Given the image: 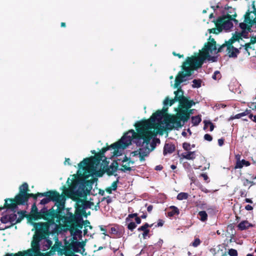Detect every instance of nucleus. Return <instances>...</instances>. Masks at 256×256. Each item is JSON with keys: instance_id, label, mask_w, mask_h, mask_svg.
<instances>
[{"instance_id": "1", "label": "nucleus", "mask_w": 256, "mask_h": 256, "mask_svg": "<svg viewBox=\"0 0 256 256\" xmlns=\"http://www.w3.org/2000/svg\"><path fill=\"white\" fill-rule=\"evenodd\" d=\"M168 110V107L164 106L162 110H158L154 113L148 120L137 122L134 125L136 132L134 130H129L112 146L116 148H126L131 144L132 140L137 146H143L144 144L148 146L154 136L152 131V129H157L160 134H163L164 130H166V128L163 129L160 124L156 123V120L160 121L162 118H164L168 115L167 114Z\"/></svg>"}, {"instance_id": "2", "label": "nucleus", "mask_w": 256, "mask_h": 256, "mask_svg": "<svg viewBox=\"0 0 256 256\" xmlns=\"http://www.w3.org/2000/svg\"><path fill=\"white\" fill-rule=\"evenodd\" d=\"M216 50V42L211 36L208 41L204 44L202 51L198 56L187 57L182 66V70L180 71L176 76L174 87L177 88L181 83L186 80V76H190L194 71L202 67L204 62L207 60L208 61L216 62V58L211 56L210 52Z\"/></svg>"}, {"instance_id": "3", "label": "nucleus", "mask_w": 256, "mask_h": 256, "mask_svg": "<svg viewBox=\"0 0 256 256\" xmlns=\"http://www.w3.org/2000/svg\"><path fill=\"white\" fill-rule=\"evenodd\" d=\"M94 180V178H92L80 182L78 179L73 178L68 188L65 186H62L64 193L68 195L77 196L78 197H86L92 189Z\"/></svg>"}, {"instance_id": "4", "label": "nucleus", "mask_w": 256, "mask_h": 256, "mask_svg": "<svg viewBox=\"0 0 256 256\" xmlns=\"http://www.w3.org/2000/svg\"><path fill=\"white\" fill-rule=\"evenodd\" d=\"M193 114V110H177L176 115H168L164 118L166 130H171L174 128H181L182 126L181 122H186L190 118L191 114Z\"/></svg>"}, {"instance_id": "5", "label": "nucleus", "mask_w": 256, "mask_h": 256, "mask_svg": "<svg viewBox=\"0 0 256 256\" xmlns=\"http://www.w3.org/2000/svg\"><path fill=\"white\" fill-rule=\"evenodd\" d=\"M4 207L12 212H16L18 205H24L28 202V194L19 192L14 198H6Z\"/></svg>"}, {"instance_id": "6", "label": "nucleus", "mask_w": 256, "mask_h": 256, "mask_svg": "<svg viewBox=\"0 0 256 256\" xmlns=\"http://www.w3.org/2000/svg\"><path fill=\"white\" fill-rule=\"evenodd\" d=\"M47 217V219L44 220L47 221L46 222H34L32 224L38 234L42 235L44 236H49L51 234L50 231V226L54 225L56 228L58 226V224H56L54 217H53L52 216Z\"/></svg>"}, {"instance_id": "7", "label": "nucleus", "mask_w": 256, "mask_h": 256, "mask_svg": "<svg viewBox=\"0 0 256 256\" xmlns=\"http://www.w3.org/2000/svg\"><path fill=\"white\" fill-rule=\"evenodd\" d=\"M52 212H48V210L46 207H44L40 211H38L36 204L34 202L32 206L31 212L30 214H26V218L30 222H32V220H38L43 219L46 220L47 216H52Z\"/></svg>"}, {"instance_id": "8", "label": "nucleus", "mask_w": 256, "mask_h": 256, "mask_svg": "<svg viewBox=\"0 0 256 256\" xmlns=\"http://www.w3.org/2000/svg\"><path fill=\"white\" fill-rule=\"evenodd\" d=\"M52 216L54 218H56V222L58 224H60V222H62L64 226L66 227V229H68L70 231L72 228V226H74L76 219L78 217V214H76V212L75 214H73L72 212H68L66 216H60L58 214H56V213H52Z\"/></svg>"}, {"instance_id": "9", "label": "nucleus", "mask_w": 256, "mask_h": 256, "mask_svg": "<svg viewBox=\"0 0 256 256\" xmlns=\"http://www.w3.org/2000/svg\"><path fill=\"white\" fill-rule=\"evenodd\" d=\"M68 197L76 202V214H81L84 217H86L87 214L86 209L90 208L91 206L94 204V202L85 199H82V197H78L77 196L69 195Z\"/></svg>"}, {"instance_id": "10", "label": "nucleus", "mask_w": 256, "mask_h": 256, "mask_svg": "<svg viewBox=\"0 0 256 256\" xmlns=\"http://www.w3.org/2000/svg\"><path fill=\"white\" fill-rule=\"evenodd\" d=\"M233 20L236 24H238V20L233 18L230 16H224L222 17H219L216 24V26H220V28L226 30L230 29L233 27Z\"/></svg>"}, {"instance_id": "11", "label": "nucleus", "mask_w": 256, "mask_h": 256, "mask_svg": "<svg viewBox=\"0 0 256 256\" xmlns=\"http://www.w3.org/2000/svg\"><path fill=\"white\" fill-rule=\"evenodd\" d=\"M100 161L96 158L94 156L90 158H86L80 162L78 166L80 168H82L85 172L88 168L94 169L95 166H98Z\"/></svg>"}, {"instance_id": "12", "label": "nucleus", "mask_w": 256, "mask_h": 256, "mask_svg": "<svg viewBox=\"0 0 256 256\" xmlns=\"http://www.w3.org/2000/svg\"><path fill=\"white\" fill-rule=\"evenodd\" d=\"M44 193H46V196H46V198L42 199L40 200V204H46L50 201L58 202L61 196L56 190H49Z\"/></svg>"}, {"instance_id": "13", "label": "nucleus", "mask_w": 256, "mask_h": 256, "mask_svg": "<svg viewBox=\"0 0 256 256\" xmlns=\"http://www.w3.org/2000/svg\"><path fill=\"white\" fill-rule=\"evenodd\" d=\"M180 96L179 97V105L178 110L181 109L187 110L190 108L193 105L195 104V102L193 100H189L188 98L184 96V91L181 88L180 92Z\"/></svg>"}, {"instance_id": "14", "label": "nucleus", "mask_w": 256, "mask_h": 256, "mask_svg": "<svg viewBox=\"0 0 256 256\" xmlns=\"http://www.w3.org/2000/svg\"><path fill=\"white\" fill-rule=\"evenodd\" d=\"M12 212V214L8 215L9 221L11 223L10 226H12V227L16 224L20 222L26 216V211L25 210H20L17 212V214L19 215L18 218H17V214H15L16 212Z\"/></svg>"}, {"instance_id": "15", "label": "nucleus", "mask_w": 256, "mask_h": 256, "mask_svg": "<svg viewBox=\"0 0 256 256\" xmlns=\"http://www.w3.org/2000/svg\"><path fill=\"white\" fill-rule=\"evenodd\" d=\"M82 214H78V217L76 219L74 226L70 230V233L74 235H77L78 234H80L82 231L80 229H82L84 226V220L82 218Z\"/></svg>"}, {"instance_id": "16", "label": "nucleus", "mask_w": 256, "mask_h": 256, "mask_svg": "<svg viewBox=\"0 0 256 256\" xmlns=\"http://www.w3.org/2000/svg\"><path fill=\"white\" fill-rule=\"evenodd\" d=\"M80 244V242L76 241H72L70 243L68 246L64 249L65 252L64 254L66 256H78L77 255L72 253V251L75 252H78V244Z\"/></svg>"}, {"instance_id": "17", "label": "nucleus", "mask_w": 256, "mask_h": 256, "mask_svg": "<svg viewBox=\"0 0 256 256\" xmlns=\"http://www.w3.org/2000/svg\"><path fill=\"white\" fill-rule=\"evenodd\" d=\"M174 87L175 88H176L174 87ZM176 88H178V90L174 92L175 94L174 98L170 100L168 97H166L164 99L163 104L165 108L168 105L169 106H172L176 102L178 101L179 102V94L181 92V86L179 85Z\"/></svg>"}, {"instance_id": "18", "label": "nucleus", "mask_w": 256, "mask_h": 256, "mask_svg": "<svg viewBox=\"0 0 256 256\" xmlns=\"http://www.w3.org/2000/svg\"><path fill=\"white\" fill-rule=\"evenodd\" d=\"M252 12H250V10H248L244 15V21L243 22L245 23L248 27L252 28V26H256V18L253 16L250 18V15Z\"/></svg>"}, {"instance_id": "19", "label": "nucleus", "mask_w": 256, "mask_h": 256, "mask_svg": "<svg viewBox=\"0 0 256 256\" xmlns=\"http://www.w3.org/2000/svg\"><path fill=\"white\" fill-rule=\"evenodd\" d=\"M61 246V242L58 241L56 242V244L51 247L50 250L44 254V255L46 256H52L54 255L56 251L61 255L64 254V252H63L64 250L61 249L60 248Z\"/></svg>"}, {"instance_id": "20", "label": "nucleus", "mask_w": 256, "mask_h": 256, "mask_svg": "<svg viewBox=\"0 0 256 256\" xmlns=\"http://www.w3.org/2000/svg\"><path fill=\"white\" fill-rule=\"evenodd\" d=\"M31 246L32 248H30L22 251V252L28 254V256H31L32 254H34V252H36V254L40 252V243L38 242L32 240Z\"/></svg>"}, {"instance_id": "21", "label": "nucleus", "mask_w": 256, "mask_h": 256, "mask_svg": "<svg viewBox=\"0 0 256 256\" xmlns=\"http://www.w3.org/2000/svg\"><path fill=\"white\" fill-rule=\"evenodd\" d=\"M239 27L242 30V31L240 32V34L241 38H248V32H252V29L248 27L244 22H240L239 24Z\"/></svg>"}, {"instance_id": "22", "label": "nucleus", "mask_w": 256, "mask_h": 256, "mask_svg": "<svg viewBox=\"0 0 256 256\" xmlns=\"http://www.w3.org/2000/svg\"><path fill=\"white\" fill-rule=\"evenodd\" d=\"M58 204V208L56 210H54L53 208L48 210V212H52L51 213H56V214H58L60 216H64V203L61 200V198H60V201L58 202H56Z\"/></svg>"}, {"instance_id": "23", "label": "nucleus", "mask_w": 256, "mask_h": 256, "mask_svg": "<svg viewBox=\"0 0 256 256\" xmlns=\"http://www.w3.org/2000/svg\"><path fill=\"white\" fill-rule=\"evenodd\" d=\"M118 164L117 160H114L106 171L108 176H112L114 172H116L118 168Z\"/></svg>"}, {"instance_id": "24", "label": "nucleus", "mask_w": 256, "mask_h": 256, "mask_svg": "<svg viewBox=\"0 0 256 256\" xmlns=\"http://www.w3.org/2000/svg\"><path fill=\"white\" fill-rule=\"evenodd\" d=\"M227 54L229 58H236L238 57V55L240 53L239 49L233 46V48H230V50L228 48L226 50Z\"/></svg>"}, {"instance_id": "25", "label": "nucleus", "mask_w": 256, "mask_h": 256, "mask_svg": "<svg viewBox=\"0 0 256 256\" xmlns=\"http://www.w3.org/2000/svg\"><path fill=\"white\" fill-rule=\"evenodd\" d=\"M176 149V147L174 144H166L164 148L163 154L166 156L167 154L172 153Z\"/></svg>"}, {"instance_id": "26", "label": "nucleus", "mask_w": 256, "mask_h": 256, "mask_svg": "<svg viewBox=\"0 0 256 256\" xmlns=\"http://www.w3.org/2000/svg\"><path fill=\"white\" fill-rule=\"evenodd\" d=\"M118 142L112 144L110 146H107L106 147H104V148H102V150L98 152L100 154H102V156H104V154L108 150H110V148H112V149L114 150V154H116L118 152V151L119 149H124L125 148H123L122 147H120V148H116L112 146L113 144H114Z\"/></svg>"}, {"instance_id": "27", "label": "nucleus", "mask_w": 256, "mask_h": 256, "mask_svg": "<svg viewBox=\"0 0 256 256\" xmlns=\"http://www.w3.org/2000/svg\"><path fill=\"white\" fill-rule=\"evenodd\" d=\"M250 164V162L246 160H238L236 161L234 168H242L244 166H248Z\"/></svg>"}, {"instance_id": "28", "label": "nucleus", "mask_w": 256, "mask_h": 256, "mask_svg": "<svg viewBox=\"0 0 256 256\" xmlns=\"http://www.w3.org/2000/svg\"><path fill=\"white\" fill-rule=\"evenodd\" d=\"M239 230H242L248 228L252 226V225L249 223L247 220H244L238 224Z\"/></svg>"}, {"instance_id": "29", "label": "nucleus", "mask_w": 256, "mask_h": 256, "mask_svg": "<svg viewBox=\"0 0 256 256\" xmlns=\"http://www.w3.org/2000/svg\"><path fill=\"white\" fill-rule=\"evenodd\" d=\"M181 156L183 158L188 160H193L196 158L195 152L182 153Z\"/></svg>"}, {"instance_id": "30", "label": "nucleus", "mask_w": 256, "mask_h": 256, "mask_svg": "<svg viewBox=\"0 0 256 256\" xmlns=\"http://www.w3.org/2000/svg\"><path fill=\"white\" fill-rule=\"evenodd\" d=\"M224 8L227 10V14L226 16H230L233 18H235L237 15L234 8L229 6L228 5H226Z\"/></svg>"}, {"instance_id": "31", "label": "nucleus", "mask_w": 256, "mask_h": 256, "mask_svg": "<svg viewBox=\"0 0 256 256\" xmlns=\"http://www.w3.org/2000/svg\"><path fill=\"white\" fill-rule=\"evenodd\" d=\"M170 211L168 212V216L170 217L174 216V215H178L180 214V211L178 208L175 206H170Z\"/></svg>"}, {"instance_id": "32", "label": "nucleus", "mask_w": 256, "mask_h": 256, "mask_svg": "<svg viewBox=\"0 0 256 256\" xmlns=\"http://www.w3.org/2000/svg\"><path fill=\"white\" fill-rule=\"evenodd\" d=\"M12 256H28V254L20 251L16 254H12ZM31 256H45V255L44 254L41 252H38V254L34 252V254H32Z\"/></svg>"}, {"instance_id": "33", "label": "nucleus", "mask_w": 256, "mask_h": 256, "mask_svg": "<svg viewBox=\"0 0 256 256\" xmlns=\"http://www.w3.org/2000/svg\"><path fill=\"white\" fill-rule=\"evenodd\" d=\"M28 185L26 182L23 183L19 187V192L25 194H28L29 191Z\"/></svg>"}, {"instance_id": "34", "label": "nucleus", "mask_w": 256, "mask_h": 256, "mask_svg": "<svg viewBox=\"0 0 256 256\" xmlns=\"http://www.w3.org/2000/svg\"><path fill=\"white\" fill-rule=\"evenodd\" d=\"M198 215V218L202 222H205L208 220V214L206 211H200Z\"/></svg>"}, {"instance_id": "35", "label": "nucleus", "mask_w": 256, "mask_h": 256, "mask_svg": "<svg viewBox=\"0 0 256 256\" xmlns=\"http://www.w3.org/2000/svg\"><path fill=\"white\" fill-rule=\"evenodd\" d=\"M201 121V116L200 115L192 117V122L194 126H198Z\"/></svg>"}, {"instance_id": "36", "label": "nucleus", "mask_w": 256, "mask_h": 256, "mask_svg": "<svg viewBox=\"0 0 256 256\" xmlns=\"http://www.w3.org/2000/svg\"><path fill=\"white\" fill-rule=\"evenodd\" d=\"M46 193H41V192H38L36 194H32V193H28V200L30 198H32L34 200H36L38 196H46Z\"/></svg>"}, {"instance_id": "37", "label": "nucleus", "mask_w": 256, "mask_h": 256, "mask_svg": "<svg viewBox=\"0 0 256 256\" xmlns=\"http://www.w3.org/2000/svg\"><path fill=\"white\" fill-rule=\"evenodd\" d=\"M192 82V87L194 88H199L202 86V80L200 79H194Z\"/></svg>"}, {"instance_id": "38", "label": "nucleus", "mask_w": 256, "mask_h": 256, "mask_svg": "<svg viewBox=\"0 0 256 256\" xmlns=\"http://www.w3.org/2000/svg\"><path fill=\"white\" fill-rule=\"evenodd\" d=\"M188 194L186 192H180L177 196V199L180 200H186L188 197Z\"/></svg>"}, {"instance_id": "39", "label": "nucleus", "mask_w": 256, "mask_h": 256, "mask_svg": "<svg viewBox=\"0 0 256 256\" xmlns=\"http://www.w3.org/2000/svg\"><path fill=\"white\" fill-rule=\"evenodd\" d=\"M154 224H150L147 222H146L142 226H140L138 228V230L139 232L142 231L143 232L146 229V228H151L152 226Z\"/></svg>"}, {"instance_id": "40", "label": "nucleus", "mask_w": 256, "mask_h": 256, "mask_svg": "<svg viewBox=\"0 0 256 256\" xmlns=\"http://www.w3.org/2000/svg\"><path fill=\"white\" fill-rule=\"evenodd\" d=\"M216 28H212L211 29H209V32L210 33H212L214 34H218L220 33L222 30V28L220 26H216Z\"/></svg>"}, {"instance_id": "41", "label": "nucleus", "mask_w": 256, "mask_h": 256, "mask_svg": "<svg viewBox=\"0 0 256 256\" xmlns=\"http://www.w3.org/2000/svg\"><path fill=\"white\" fill-rule=\"evenodd\" d=\"M236 41L234 40V39L232 37L230 39H229L228 40L226 41L225 43L227 45V48L228 50L230 49V48H233L232 44L234 43Z\"/></svg>"}, {"instance_id": "42", "label": "nucleus", "mask_w": 256, "mask_h": 256, "mask_svg": "<svg viewBox=\"0 0 256 256\" xmlns=\"http://www.w3.org/2000/svg\"><path fill=\"white\" fill-rule=\"evenodd\" d=\"M201 242L202 241L200 240L199 238H195L194 241L190 244V246L196 248L198 246L201 244Z\"/></svg>"}, {"instance_id": "43", "label": "nucleus", "mask_w": 256, "mask_h": 256, "mask_svg": "<svg viewBox=\"0 0 256 256\" xmlns=\"http://www.w3.org/2000/svg\"><path fill=\"white\" fill-rule=\"evenodd\" d=\"M212 78L214 80H218L221 78L222 76L219 71L216 70L213 74Z\"/></svg>"}, {"instance_id": "44", "label": "nucleus", "mask_w": 256, "mask_h": 256, "mask_svg": "<svg viewBox=\"0 0 256 256\" xmlns=\"http://www.w3.org/2000/svg\"><path fill=\"white\" fill-rule=\"evenodd\" d=\"M232 38L236 42H239L240 40H242L240 34V32H236L232 35Z\"/></svg>"}, {"instance_id": "45", "label": "nucleus", "mask_w": 256, "mask_h": 256, "mask_svg": "<svg viewBox=\"0 0 256 256\" xmlns=\"http://www.w3.org/2000/svg\"><path fill=\"white\" fill-rule=\"evenodd\" d=\"M137 226L136 224L133 222H131L128 224V228L131 232H132Z\"/></svg>"}, {"instance_id": "46", "label": "nucleus", "mask_w": 256, "mask_h": 256, "mask_svg": "<svg viewBox=\"0 0 256 256\" xmlns=\"http://www.w3.org/2000/svg\"><path fill=\"white\" fill-rule=\"evenodd\" d=\"M122 168L120 169V170L122 172H126V171H130L132 170V168L130 167V166H128V162L125 164L122 165Z\"/></svg>"}, {"instance_id": "47", "label": "nucleus", "mask_w": 256, "mask_h": 256, "mask_svg": "<svg viewBox=\"0 0 256 256\" xmlns=\"http://www.w3.org/2000/svg\"><path fill=\"white\" fill-rule=\"evenodd\" d=\"M44 238V236H43L38 234L36 233V234L34 236L32 241L38 242L40 243V240Z\"/></svg>"}, {"instance_id": "48", "label": "nucleus", "mask_w": 256, "mask_h": 256, "mask_svg": "<svg viewBox=\"0 0 256 256\" xmlns=\"http://www.w3.org/2000/svg\"><path fill=\"white\" fill-rule=\"evenodd\" d=\"M92 154H94V156L96 157V158L97 159H98L100 161L102 160V158L104 157V156H102V154H101L99 152H98V153L96 154V151L94 150H92Z\"/></svg>"}, {"instance_id": "49", "label": "nucleus", "mask_w": 256, "mask_h": 256, "mask_svg": "<svg viewBox=\"0 0 256 256\" xmlns=\"http://www.w3.org/2000/svg\"><path fill=\"white\" fill-rule=\"evenodd\" d=\"M8 215H5L1 217L0 220L2 224H7L10 222Z\"/></svg>"}, {"instance_id": "50", "label": "nucleus", "mask_w": 256, "mask_h": 256, "mask_svg": "<svg viewBox=\"0 0 256 256\" xmlns=\"http://www.w3.org/2000/svg\"><path fill=\"white\" fill-rule=\"evenodd\" d=\"M228 254L230 256H238V253L236 250L230 248L228 250Z\"/></svg>"}, {"instance_id": "51", "label": "nucleus", "mask_w": 256, "mask_h": 256, "mask_svg": "<svg viewBox=\"0 0 256 256\" xmlns=\"http://www.w3.org/2000/svg\"><path fill=\"white\" fill-rule=\"evenodd\" d=\"M127 162L128 164V166H130V164H133L134 163V161L130 160V158H128L126 156H125L124 159L122 160V162Z\"/></svg>"}, {"instance_id": "52", "label": "nucleus", "mask_w": 256, "mask_h": 256, "mask_svg": "<svg viewBox=\"0 0 256 256\" xmlns=\"http://www.w3.org/2000/svg\"><path fill=\"white\" fill-rule=\"evenodd\" d=\"M225 48H227V45L224 42V44H223L222 45H221L218 49L216 48V53H218V52H222L224 51V49Z\"/></svg>"}, {"instance_id": "53", "label": "nucleus", "mask_w": 256, "mask_h": 256, "mask_svg": "<svg viewBox=\"0 0 256 256\" xmlns=\"http://www.w3.org/2000/svg\"><path fill=\"white\" fill-rule=\"evenodd\" d=\"M118 178L114 182L110 187H112V188L113 190H116L118 188Z\"/></svg>"}, {"instance_id": "54", "label": "nucleus", "mask_w": 256, "mask_h": 256, "mask_svg": "<svg viewBox=\"0 0 256 256\" xmlns=\"http://www.w3.org/2000/svg\"><path fill=\"white\" fill-rule=\"evenodd\" d=\"M137 216H138V214L137 213L129 214L128 215V216L126 219V222H128L130 218H135Z\"/></svg>"}, {"instance_id": "55", "label": "nucleus", "mask_w": 256, "mask_h": 256, "mask_svg": "<svg viewBox=\"0 0 256 256\" xmlns=\"http://www.w3.org/2000/svg\"><path fill=\"white\" fill-rule=\"evenodd\" d=\"M204 140L208 141V142H211L212 140V136L210 134H205L204 135Z\"/></svg>"}, {"instance_id": "56", "label": "nucleus", "mask_w": 256, "mask_h": 256, "mask_svg": "<svg viewBox=\"0 0 256 256\" xmlns=\"http://www.w3.org/2000/svg\"><path fill=\"white\" fill-rule=\"evenodd\" d=\"M182 147L186 150H190V144L188 142H184L182 144Z\"/></svg>"}, {"instance_id": "57", "label": "nucleus", "mask_w": 256, "mask_h": 256, "mask_svg": "<svg viewBox=\"0 0 256 256\" xmlns=\"http://www.w3.org/2000/svg\"><path fill=\"white\" fill-rule=\"evenodd\" d=\"M105 200H106V202H107L108 204H109L110 203L112 202V200L110 196H108V197H106H106L102 198V199L101 202H103Z\"/></svg>"}, {"instance_id": "58", "label": "nucleus", "mask_w": 256, "mask_h": 256, "mask_svg": "<svg viewBox=\"0 0 256 256\" xmlns=\"http://www.w3.org/2000/svg\"><path fill=\"white\" fill-rule=\"evenodd\" d=\"M150 232V230L148 228H146V229L142 233V237L144 238H146L148 236Z\"/></svg>"}, {"instance_id": "59", "label": "nucleus", "mask_w": 256, "mask_h": 256, "mask_svg": "<svg viewBox=\"0 0 256 256\" xmlns=\"http://www.w3.org/2000/svg\"><path fill=\"white\" fill-rule=\"evenodd\" d=\"M252 44L250 43V42H248V43H246L244 45H241L240 47V49L242 48V47H246V48H248V49L249 48H251L252 47H251V44Z\"/></svg>"}, {"instance_id": "60", "label": "nucleus", "mask_w": 256, "mask_h": 256, "mask_svg": "<svg viewBox=\"0 0 256 256\" xmlns=\"http://www.w3.org/2000/svg\"><path fill=\"white\" fill-rule=\"evenodd\" d=\"M164 221L162 220H158V222L156 225V227L162 226L164 225Z\"/></svg>"}, {"instance_id": "61", "label": "nucleus", "mask_w": 256, "mask_h": 256, "mask_svg": "<svg viewBox=\"0 0 256 256\" xmlns=\"http://www.w3.org/2000/svg\"><path fill=\"white\" fill-rule=\"evenodd\" d=\"M248 117L252 121L256 122V115H253L251 114L248 116Z\"/></svg>"}, {"instance_id": "62", "label": "nucleus", "mask_w": 256, "mask_h": 256, "mask_svg": "<svg viewBox=\"0 0 256 256\" xmlns=\"http://www.w3.org/2000/svg\"><path fill=\"white\" fill-rule=\"evenodd\" d=\"M46 246H47L48 248L52 247V242L51 240H48V239L46 240Z\"/></svg>"}, {"instance_id": "63", "label": "nucleus", "mask_w": 256, "mask_h": 256, "mask_svg": "<svg viewBox=\"0 0 256 256\" xmlns=\"http://www.w3.org/2000/svg\"><path fill=\"white\" fill-rule=\"evenodd\" d=\"M208 124H209L208 126H210V132H212L214 130L215 126H214V124L210 121L208 122Z\"/></svg>"}, {"instance_id": "64", "label": "nucleus", "mask_w": 256, "mask_h": 256, "mask_svg": "<svg viewBox=\"0 0 256 256\" xmlns=\"http://www.w3.org/2000/svg\"><path fill=\"white\" fill-rule=\"evenodd\" d=\"M135 223L136 224H140L142 222L141 218L140 217H138V216H137L135 218Z\"/></svg>"}]
</instances>
